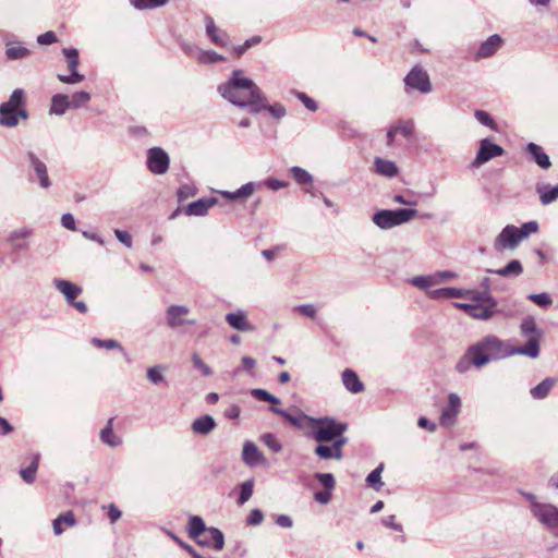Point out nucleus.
<instances>
[{
    "label": "nucleus",
    "instance_id": "obj_1",
    "mask_svg": "<svg viewBox=\"0 0 558 558\" xmlns=\"http://www.w3.org/2000/svg\"><path fill=\"white\" fill-rule=\"evenodd\" d=\"M484 350L489 356V360L497 361L513 355H523L530 359H537L541 353L538 340L536 338H529L525 345L514 347L509 342L499 339L494 335H488L480 340Z\"/></svg>",
    "mask_w": 558,
    "mask_h": 558
},
{
    "label": "nucleus",
    "instance_id": "obj_2",
    "mask_svg": "<svg viewBox=\"0 0 558 558\" xmlns=\"http://www.w3.org/2000/svg\"><path fill=\"white\" fill-rule=\"evenodd\" d=\"M260 88L253 80L243 76L241 70H234L230 78L218 86V93L234 106L244 105L250 97H257Z\"/></svg>",
    "mask_w": 558,
    "mask_h": 558
},
{
    "label": "nucleus",
    "instance_id": "obj_3",
    "mask_svg": "<svg viewBox=\"0 0 558 558\" xmlns=\"http://www.w3.org/2000/svg\"><path fill=\"white\" fill-rule=\"evenodd\" d=\"M25 96L21 88L14 89L8 101L0 105V125L5 128H15L19 119L26 120L28 113L24 108Z\"/></svg>",
    "mask_w": 558,
    "mask_h": 558
},
{
    "label": "nucleus",
    "instance_id": "obj_4",
    "mask_svg": "<svg viewBox=\"0 0 558 558\" xmlns=\"http://www.w3.org/2000/svg\"><path fill=\"white\" fill-rule=\"evenodd\" d=\"M416 209L399 208L395 210L383 209L373 215V222L380 229L388 230L393 227L403 225L415 218Z\"/></svg>",
    "mask_w": 558,
    "mask_h": 558
},
{
    "label": "nucleus",
    "instance_id": "obj_5",
    "mask_svg": "<svg viewBox=\"0 0 558 558\" xmlns=\"http://www.w3.org/2000/svg\"><path fill=\"white\" fill-rule=\"evenodd\" d=\"M317 426L313 429V438L318 442H329L340 437L348 428L345 423L337 422L332 417L325 416L310 418Z\"/></svg>",
    "mask_w": 558,
    "mask_h": 558
},
{
    "label": "nucleus",
    "instance_id": "obj_6",
    "mask_svg": "<svg viewBox=\"0 0 558 558\" xmlns=\"http://www.w3.org/2000/svg\"><path fill=\"white\" fill-rule=\"evenodd\" d=\"M472 310L470 316L475 319L487 320L496 313L497 302L487 291H471Z\"/></svg>",
    "mask_w": 558,
    "mask_h": 558
},
{
    "label": "nucleus",
    "instance_id": "obj_7",
    "mask_svg": "<svg viewBox=\"0 0 558 558\" xmlns=\"http://www.w3.org/2000/svg\"><path fill=\"white\" fill-rule=\"evenodd\" d=\"M52 284L58 292H60L66 303L74 307L77 312L85 314L88 307L85 302L76 301L75 299L82 293V288L69 280L54 278Z\"/></svg>",
    "mask_w": 558,
    "mask_h": 558
},
{
    "label": "nucleus",
    "instance_id": "obj_8",
    "mask_svg": "<svg viewBox=\"0 0 558 558\" xmlns=\"http://www.w3.org/2000/svg\"><path fill=\"white\" fill-rule=\"evenodd\" d=\"M532 515L549 532L558 531V507L545 502L534 505Z\"/></svg>",
    "mask_w": 558,
    "mask_h": 558
},
{
    "label": "nucleus",
    "instance_id": "obj_9",
    "mask_svg": "<svg viewBox=\"0 0 558 558\" xmlns=\"http://www.w3.org/2000/svg\"><path fill=\"white\" fill-rule=\"evenodd\" d=\"M403 81L407 87L422 94L432 92L429 75L421 65L413 66Z\"/></svg>",
    "mask_w": 558,
    "mask_h": 558
},
{
    "label": "nucleus",
    "instance_id": "obj_10",
    "mask_svg": "<svg viewBox=\"0 0 558 558\" xmlns=\"http://www.w3.org/2000/svg\"><path fill=\"white\" fill-rule=\"evenodd\" d=\"M62 53L66 58L70 75L58 74V80L65 84H76L82 82L84 80V75L77 71L80 63L78 50L75 48H63Z\"/></svg>",
    "mask_w": 558,
    "mask_h": 558
},
{
    "label": "nucleus",
    "instance_id": "obj_11",
    "mask_svg": "<svg viewBox=\"0 0 558 558\" xmlns=\"http://www.w3.org/2000/svg\"><path fill=\"white\" fill-rule=\"evenodd\" d=\"M522 241L519 228L508 225L498 234L494 242L495 251L501 253L506 248L514 250Z\"/></svg>",
    "mask_w": 558,
    "mask_h": 558
},
{
    "label": "nucleus",
    "instance_id": "obj_12",
    "mask_svg": "<svg viewBox=\"0 0 558 558\" xmlns=\"http://www.w3.org/2000/svg\"><path fill=\"white\" fill-rule=\"evenodd\" d=\"M190 308L186 305L172 304L166 310V322L169 328L177 329L185 325H195V319H189Z\"/></svg>",
    "mask_w": 558,
    "mask_h": 558
},
{
    "label": "nucleus",
    "instance_id": "obj_13",
    "mask_svg": "<svg viewBox=\"0 0 558 558\" xmlns=\"http://www.w3.org/2000/svg\"><path fill=\"white\" fill-rule=\"evenodd\" d=\"M170 158L160 147H153L147 151V167L154 174H163L168 171Z\"/></svg>",
    "mask_w": 558,
    "mask_h": 558
},
{
    "label": "nucleus",
    "instance_id": "obj_14",
    "mask_svg": "<svg viewBox=\"0 0 558 558\" xmlns=\"http://www.w3.org/2000/svg\"><path fill=\"white\" fill-rule=\"evenodd\" d=\"M504 153L505 150L500 145L494 144L489 138H483L480 142V147L472 166L480 167L493 158L504 155Z\"/></svg>",
    "mask_w": 558,
    "mask_h": 558
},
{
    "label": "nucleus",
    "instance_id": "obj_15",
    "mask_svg": "<svg viewBox=\"0 0 558 558\" xmlns=\"http://www.w3.org/2000/svg\"><path fill=\"white\" fill-rule=\"evenodd\" d=\"M33 234V230L28 227H21L12 230L8 236L7 242L13 252H19L28 248V239Z\"/></svg>",
    "mask_w": 558,
    "mask_h": 558
},
{
    "label": "nucleus",
    "instance_id": "obj_16",
    "mask_svg": "<svg viewBox=\"0 0 558 558\" xmlns=\"http://www.w3.org/2000/svg\"><path fill=\"white\" fill-rule=\"evenodd\" d=\"M26 158L37 177L38 183L43 189L51 186V181L48 177V170L46 163L38 158L34 151H27Z\"/></svg>",
    "mask_w": 558,
    "mask_h": 558
},
{
    "label": "nucleus",
    "instance_id": "obj_17",
    "mask_svg": "<svg viewBox=\"0 0 558 558\" xmlns=\"http://www.w3.org/2000/svg\"><path fill=\"white\" fill-rule=\"evenodd\" d=\"M502 41V38L497 34L489 36L478 47L476 53L474 54V60L477 61L494 56L500 49Z\"/></svg>",
    "mask_w": 558,
    "mask_h": 558
},
{
    "label": "nucleus",
    "instance_id": "obj_18",
    "mask_svg": "<svg viewBox=\"0 0 558 558\" xmlns=\"http://www.w3.org/2000/svg\"><path fill=\"white\" fill-rule=\"evenodd\" d=\"M201 537L197 541L201 546L213 547L216 550H221L225 546L223 533L217 527H208L207 532Z\"/></svg>",
    "mask_w": 558,
    "mask_h": 558
},
{
    "label": "nucleus",
    "instance_id": "obj_19",
    "mask_svg": "<svg viewBox=\"0 0 558 558\" xmlns=\"http://www.w3.org/2000/svg\"><path fill=\"white\" fill-rule=\"evenodd\" d=\"M227 324L238 331H254L255 327L248 323L247 314L243 310H238L233 313H228L226 315Z\"/></svg>",
    "mask_w": 558,
    "mask_h": 558
},
{
    "label": "nucleus",
    "instance_id": "obj_20",
    "mask_svg": "<svg viewBox=\"0 0 558 558\" xmlns=\"http://www.w3.org/2000/svg\"><path fill=\"white\" fill-rule=\"evenodd\" d=\"M217 198H201L196 202L190 203L184 211L187 216L203 217L207 215L208 210L217 204Z\"/></svg>",
    "mask_w": 558,
    "mask_h": 558
},
{
    "label": "nucleus",
    "instance_id": "obj_21",
    "mask_svg": "<svg viewBox=\"0 0 558 558\" xmlns=\"http://www.w3.org/2000/svg\"><path fill=\"white\" fill-rule=\"evenodd\" d=\"M243 461L248 466H257L265 462V458L257 448V446L252 441H246L243 446L242 451Z\"/></svg>",
    "mask_w": 558,
    "mask_h": 558
},
{
    "label": "nucleus",
    "instance_id": "obj_22",
    "mask_svg": "<svg viewBox=\"0 0 558 558\" xmlns=\"http://www.w3.org/2000/svg\"><path fill=\"white\" fill-rule=\"evenodd\" d=\"M206 34L210 38V40L217 46H227L229 41V36L225 31L218 29L215 25V22L211 16L206 15Z\"/></svg>",
    "mask_w": 558,
    "mask_h": 558
},
{
    "label": "nucleus",
    "instance_id": "obj_23",
    "mask_svg": "<svg viewBox=\"0 0 558 558\" xmlns=\"http://www.w3.org/2000/svg\"><path fill=\"white\" fill-rule=\"evenodd\" d=\"M260 186V183L248 182L243 184L240 189L234 192L221 191L220 194L222 197L229 201H244L250 197L257 187Z\"/></svg>",
    "mask_w": 558,
    "mask_h": 558
},
{
    "label": "nucleus",
    "instance_id": "obj_24",
    "mask_svg": "<svg viewBox=\"0 0 558 558\" xmlns=\"http://www.w3.org/2000/svg\"><path fill=\"white\" fill-rule=\"evenodd\" d=\"M217 426L215 418L211 415L205 414L192 422L191 428L192 432L196 435H208L210 434Z\"/></svg>",
    "mask_w": 558,
    "mask_h": 558
},
{
    "label": "nucleus",
    "instance_id": "obj_25",
    "mask_svg": "<svg viewBox=\"0 0 558 558\" xmlns=\"http://www.w3.org/2000/svg\"><path fill=\"white\" fill-rule=\"evenodd\" d=\"M465 353L470 360H472V364L476 368H481L490 362L488 354L480 341L469 347Z\"/></svg>",
    "mask_w": 558,
    "mask_h": 558
},
{
    "label": "nucleus",
    "instance_id": "obj_26",
    "mask_svg": "<svg viewBox=\"0 0 558 558\" xmlns=\"http://www.w3.org/2000/svg\"><path fill=\"white\" fill-rule=\"evenodd\" d=\"M342 383L351 393H360L364 390V384L360 380L357 374L351 368H345L341 375Z\"/></svg>",
    "mask_w": 558,
    "mask_h": 558
},
{
    "label": "nucleus",
    "instance_id": "obj_27",
    "mask_svg": "<svg viewBox=\"0 0 558 558\" xmlns=\"http://www.w3.org/2000/svg\"><path fill=\"white\" fill-rule=\"evenodd\" d=\"M376 173L386 178H395L399 173V168L395 161L376 157L374 160Z\"/></svg>",
    "mask_w": 558,
    "mask_h": 558
},
{
    "label": "nucleus",
    "instance_id": "obj_28",
    "mask_svg": "<svg viewBox=\"0 0 558 558\" xmlns=\"http://www.w3.org/2000/svg\"><path fill=\"white\" fill-rule=\"evenodd\" d=\"M526 151L531 155L532 159L542 168L548 169L551 166L549 156L544 151L543 147L535 143H529Z\"/></svg>",
    "mask_w": 558,
    "mask_h": 558
},
{
    "label": "nucleus",
    "instance_id": "obj_29",
    "mask_svg": "<svg viewBox=\"0 0 558 558\" xmlns=\"http://www.w3.org/2000/svg\"><path fill=\"white\" fill-rule=\"evenodd\" d=\"M487 272L496 274L505 278H515L523 272V266L520 260L512 259L505 267L499 269H487Z\"/></svg>",
    "mask_w": 558,
    "mask_h": 558
},
{
    "label": "nucleus",
    "instance_id": "obj_30",
    "mask_svg": "<svg viewBox=\"0 0 558 558\" xmlns=\"http://www.w3.org/2000/svg\"><path fill=\"white\" fill-rule=\"evenodd\" d=\"M471 293V290L460 289V288H440L429 292L432 299H453V298H464Z\"/></svg>",
    "mask_w": 558,
    "mask_h": 558
},
{
    "label": "nucleus",
    "instance_id": "obj_31",
    "mask_svg": "<svg viewBox=\"0 0 558 558\" xmlns=\"http://www.w3.org/2000/svg\"><path fill=\"white\" fill-rule=\"evenodd\" d=\"M76 524V519L73 513V511H66L61 514H59L53 521H52V527L53 533L56 535H61L64 532L63 525L68 527H72Z\"/></svg>",
    "mask_w": 558,
    "mask_h": 558
},
{
    "label": "nucleus",
    "instance_id": "obj_32",
    "mask_svg": "<svg viewBox=\"0 0 558 558\" xmlns=\"http://www.w3.org/2000/svg\"><path fill=\"white\" fill-rule=\"evenodd\" d=\"M208 527L205 525L204 520L198 515H191L189 519V536L194 539L202 538L201 536L207 532Z\"/></svg>",
    "mask_w": 558,
    "mask_h": 558
},
{
    "label": "nucleus",
    "instance_id": "obj_33",
    "mask_svg": "<svg viewBox=\"0 0 558 558\" xmlns=\"http://www.w3.org/2000/svg\"><path fill=\"white\" fill-rule=\"evenodd\" d=\"M31 53L29 49L22 46L19 41H8L5 44V56L10 60L26 58Z\"/></svg>",
    "mask_w": 558,
    "mask_h": 558
},
{
    "label": "nucleus",
    "instance_id": "obj_34",
    "mask_svg": "<svg viewBox=\"0 0 558 558\" xmlns=\"http://www.w3.org/2000/svg\"><path fill=\"white\" fill-rule=\"evenodd\" d=\"M71 108L70 97L64 94H56L51 99L50 113L62 116Z\"/></svg>",
    "mask_w": 558,
    "mask_h": 558
},
{
    "label": "nucleus",
    "instance_id": "obj_35",
    "mask_svg": "<svg viewBox=\"0 0 558 558\" xmlns=\"http://www.w3.org/2000/svg\"><path fill=\"white\" fill-rule=\"evenodd\" d=\"M536 191L543 205H549L558 198V185H537Z\"/></svg>",
    "mask_w": 558,
    "mask_h": 558
},
{
    "label": "nucleus",
    "instance_id": "obj_36",
    "mask_svg": "<svg viewBox=\"0 0 558 558\" xmlns=\"http://www.w3.org/2000/svg\"><path fill=\"white\" fill-rule=\"evenodd\" d=\"M520 331L523 337L532 336L531 338H536L538 341L542 337V331L533 317H526L522 320Z\"/></svg>",
    "mask_w": 558,
    "mask_h": 558
},
{
    "label": "nucleus",
    "instance_id": "obj_37",
    "mask_svg": "<svg viewBox=\"0 0 558 558\" xmlns=\"http://www.w3.org/2000/svg\"><path fill=\"white\" fill-rule=\"evenodd\" d=\"M112 422L113 418H110L108 421V424L105 428L100 432V439L102 442L107 444L110 447H118L122 444V440L120 437H118L113 429H112Z\"/></svg>",
    "mask_w": 558,
    "mask_h": 558
},
{
    "label": "nucleus",
    "instance_id": "obj_38",
    "mask_svg": "<svg viewBox=\"0 0 558 558\" xmlns=\"http://www.w3.org/2000/svg\"><path fill=\"white\" fill-rule=\"evenodd\" d=\"M244 105H240L239 107H248L251 113H259L263 110H266V98L263 95L262 89L258 90L257 97H250L244 100Z\"/></svg>",
    "mask_w": 558,
    "mask_h": 558
},
{
    "label": "nucleus",
    "instance_id": "obj_39",
    "mask_svg": "<svg viewBox=\"0 0 558 558\" xmlns=\"http://www.w3.org/2000/svg\"><path fill=\"white\" fill-rule=\"evenodd\" d=\"M555 380L551 378H546L542 383H539L537 386L531 389L530 393L533 399L535 400H542L546 398L554 387Z\"/></svg>",
    "mask_w": 558,
    "mask_h": 558
},
{
    "label": "nucleus",
    "instance_id": "obj_40",
    "mask_svg": "<svg viewBox=\"0 0 558 558\" xmlns=\"http://www.w3.org/2000/svg\"><path fill=\"white\" fill-rule=\"evenodd\" d=\"M38 463H39V454L38 453L33 454L31 464L27 468L22 469L20 471V475L25 483H27V484L34 483V481L36 478V472L38 469Z\"/></svg>",
    "mask_w": 558,
    "mask_h": 558
},
{
    "label": "nucleus",
    "instance_id": "obj_41",
    "mask_svg": "<svg viewBox=\"0 0 558 558\" xmlns=\"http://www.w3.org/2000/svg\"><path fill=\"white\" fill-rule=\"evenodd\" d=\"M92 343L97 348H106L108 350L119 349L121 351V353L123 354L124 359L126 360V362L131 363L129 353L121 347V344L117 340H114V339L102 340V339H98V338H93Z\"/></svg>",
    "mask_w": 558,
    "mask_h": 558
},
{
    "label": "nucleus",
    "instance_id": "obj_42",
    "mask_svg": "<svg viewBox=\"0 0 558 558\" xmlns=\"http://www.w3.org/2000/svg\"><path fill=\"white\" fill-rule=\"evenodd\" d=\"M270 411L275 414L282 416L286 421H288L289 423H291L293 426H296V427H301L304 420L310 421V418H311L306 415L294 416V415L290 414L289 412L278 408V407H274V405L270 407Z\"/></svg>",
    "mask_w": 558,
    "mask_h": 558
},
{
    "label": "nucleus",
    "instance_id": "obj_43",
    "mask_svg": "<svg viewBox=\"0 0 558 558\" xmlns=\"http://www.w3.org/2000/svg\"><path fill=\"white\" fill-rule=\"evenodd\" d=\"M383 471H384V464L380 463L366 477V484L368 486L373 487L375 490H379L384 486V482L381 481Z\"/></svg>",
    "mask_w": 558,
    "mask_h": 558
},
{
    "label": "nucleus",
    "instance_id": "obj_44",
    "mask_svg": "<svg viewBox=\"0 0 558 558\" xmlns=\"http://www.w3.org/2000/svg\"><path fill=\"white\" fill-rule=\"evenodd\" d=\"M137 10H151L166 5L169 0H129Z\"/></svg>",
    "mask_w": 558,
    "mask_h": 558
},
{
    "label": "nucleus",
    "instance_id": "obj_45",
    "mask_svg": "<svg viewBox=\"0 0 558 558\" xmlns=\"http://www.w3.org/2000/svg\"><path fill=\"white\" fill-rule=\"evenodd\" d=\"M225 57L211 51V50H202L197 52V62L203 64H213L220 61H223Z\"/></svg>",
    "mask_w": 558,
    "mask_h": 558
},
{
    "label": "nucleus",
    "instance_id": "obj_46",
    "mask_svg": "<svg viewBox=\"0 0 558 558\" xmlns=\"http://www.w3.org/2000/svg\"><path fill=\"white\" fill-rule=\"evenodd\" d=\"M410 282L412 286H414L421 290H427L428 288L437 284L435 275L416 276V277H413L410 280Z\"/></svg>",
    "mask_w": 558,
    "mask_h": 558
},
{
    "label": "nucleus",
    "instance_id": "obj_47",
    "mask_svg": "<svg viewBox=\"0 0 558 558\" xmlns=\"http://www.w3.org/2000/svg\"><path fill=\"white\" fill-rule=\"evenodd\" d=\"M251 395H252V397H254L255 399H257L259 401L272 403L274 407H276V404L280 403V400L277 397H275L274 395H271L270 392H268L267 390L262 389V388L252 389Z\"/></svg>",
    "mask_w": 558,
    "mask_h": 558
},
{
    "label": "nucleus",
    "instance_id": "obj_48",
    "mask_svg": "<svg viewBox=\"0 0 558 558\" xmlns=\"http://www.w3.org/2000/svg\"><path fill=\"white\" fill-rule=\"evenodd\" d=\"M396 129L399 134L404 136L405 138H411L414 134V122L413 120H398L396 123Z\"/></svg>",
    "mask_w": 558,
    "mask_h": 558
},
{
    "label": "nucleus",
    "instance_id": "obj_49",
    "mask_svg": "<svg viewBox=\"0 0 558 558\" xmlns=\"http://www.w3.org/2000/svg\"><path fill=\"white\" fill-rule=\"evenodd\" d=\"M290 171L292 173L293 179L299 184H311L313 182L312 174L304 170L303 168L294 166L290 169Z\"/></svg>",
    "mask_w": 558,
    "mask_h": 558
},
{
    "label": "nucleus",
    "instance_id": "obj_50",
    "mask_svg": "<svg viewBox=\"0 0 558 558\" xmlns=\"http://www.w3.org/2000/svg\"><path fill=\"white\" fill-rule=\"evenodd\" d=\"M90 100V94L84 90L76 92L70 97V105L72 109H78L85 106Z\"/></svg>",
    "mask_w": 558,
    "mask_h": 558
},
{
    "label": "nucleus",
    "instance_id": "obj_51",
    "mask_svg": "<svg viewBox=\"0 0 558 558\" xmlns=\"http://www.w3.org/2000/svg\"><path fill=\"white\" fill-rule=\"evenodd\" d=\"M253 488H254V481L247 480L242 483L241 485V492L238 498V502L240 505H244L253 495Z\"/></svg>",
    "mask_w": 558,
    "mask_h": 558
},
{
    "label": "nucleus",
    "instance_id": "obj_52",
    "mask_svg": "<svg viewBox=\"0 0 558 558\" xmlns=\"http://www.w3.org/2000/svg\"><path fill=\"white\" fill-rule=\"evenodd\" d=\"M262 442L268 447L272 452H280L282 450V445L276 438V436L271 433L264 434L260 437Z\"/></svg>",
    "mask_w": 558,
    "mask_h": 558
},
{
    "label": "nucleus",
    "instance_id": "obj_53",
    "mask_svg": "<svg viewBox=\"0 0 558 558\" xmlns=\"http://www.w3.org/2000/svg\"><path fill=\"white\" fill-rule=\"evenodd\" d=\"M191 361L194 368L201 371L203 376H210L213 374L211 368L202 360L198 353L194 352L191 355Z\"/></svg>",
    "mask_w": 558,
    "mask_h": 558
},
{
    "label": "nucleus",
    "instance_id": "obj_54",
    "mask_svg": "<svg viewBox=\"0 0 558 558\" xmlns=\"http://www.w3.org/2000/svg\"><path fill=\"white\" fill-rule=\"evenodd\" d=\"M197 193V189L194 184H183L179 187L177 192V196L179 202H183L190 197L195 196Z\"/></svg>",
    "mask_w": 558,
    "mask_h": 558
},
{
    "label": "nucleus",
    "instance_id": "obj_55",
    "mask_svg": "<svg viewBox=\"0 0 558 558\" xmlns=\"http://www.w3.org/2000/svg\"><path fill=\"white\" fill-rule=\"evenodd\" d=\"M527 299L541 307H547L553 303L550 295L546 292L529 294Z\"/></svg>",
    "mask_w": 558,
    "mask_h": 558
},
{
    "label": "nucleus",
    "instance_id": "obj_56",
    "mask_svg": "<svg viewBox=\"0 0 558 558\" xmlns=\"http://www.w3.org/2000/svg\"><path fill=\"white\" fill-rule=\"evenodd\" d=\"M162 372H163V367L160 365H156V366L147 368L148 380L155 385L163 381L165 377H163Z\"/></svg>",
    "mask_w": 558,
    "mask_h": 558
},
{
    "label": "nucleus",
    "instance_id": "obj_57",
    "mask_svg": "<svg viewBox=\"0 0 558 558\" xmlns=\"http://www.w3.org/2000/svg\"><path fill=\"white\" fill-rule=\"evenodd\" d=\"M315 477L326 490H332L335 488L336 481L331 473H316Z\"/></svg>",
    "mask_w": 558,
    "mask_h": 558
},
{
    "label": "nucleus",
    "instance_id": "obj_58",
    "mask_svg": "<svg viewBox=\"0 0 558 558\" xmlns=\"http://www.w3.org/2000/svg\"><path fill=\"white\" fill-rule=\"evenodd\" d=\"M458 414L459 413L456 411L445 408L440 415V424L445 427H451L454 424Z\"/></svg>",
    "mask_w": 558,
    "mask_h": 558
},
{
    "label": "nucleus",
    "instance_id": "obj_59",
    "mask_svg": "<svg viewBox=\"0 0 558 558\" xmlns=\"http://www.w3.org/2000/svg\"><path fill=\"white\" fill-rule=\"evenodd\" d=\"M262 38L259 36H253L252 38L245 40V43L241 46L234 48V53L236 57H241L248 48L253 45L259 44Z\"/></svg>",
    "mask_w": 558,
    "mask_h": 558
},
{
    "label": "nucleus",
    "instance_id": "obj_60",
    "mask_svg": "<svg viewBox=\"0 0 558 558\" xmlns=\"http://www.w3.org/2000/svg\"><path fill=\"white\" fill-rule=\"evenodd\" d=\"M475 118L481 124L492 129L495 128V122L488 112L484 110H476Z\"/></svg>",
    "mask_w": 558,
    "mask_h": 558
},
{
    "label": "nucleus",
    "instance_id": "obj_61",
    "mask_svg": "<svg viewBox=\"0 0 558 558\" xmlns=\"http://www.w3.org/2000/svg\"><path fill=\"white\" fill-rule=\"evenodd\" d=\"M295 312H299L300 314L314 319L316 317V308L313 304H302L294 307Z\"/></svg>",
    "mask_w": 558,
    "mask_h": 558
},
{
    "label": "nucleus",
    "instance_id": "obj_62",
    "mask_svg": "<svg viewBox=\"0 0 558 558\" xmlns=\"http://www.w3.org/2000/svg\"><path fill=\"white\" fill-rule=\"evenodd\" d=\"M472 360H470V357L466 355V353H464L463 356H461L459 359V361L457 362L456 364V371L459 373V374H464L466 373L470 367L472 366Z\"/></svg>",
    "mask_w": 558,
    "mask_h": 558
},
{
    "label": "nucleus",
    "instance_id": "obj_63",
    "mask_svg": "<svg viewBox=\"0 0 558 558\" xmlns=\"http://www.w3.org/2000/svg\"><path fill=\"white\" fill-rule=\"evenodd\" d=\"M520 235L522 236V240L527 238L531 233H535L538 230V225L536 221H529L521 226Z\"/></svg>",
    "mask_w": 558,
    "mask_h": 558
},
{
    "label": "nucleus",
    "instance_id": "obj_64",
    "mask_svg": "<svg viewBox=\"0 0 558 558\" xmlns=\"http://www.w3.org/2000/svg\"><path fill=\"white\" fill-rule=\"evenodd\" d=\"M266 110L277 120L286 116V108L280 104L267 105Z\"/></svg>",
    "mask_w": 558,
    "mask_h": 558
}]
</instances>
